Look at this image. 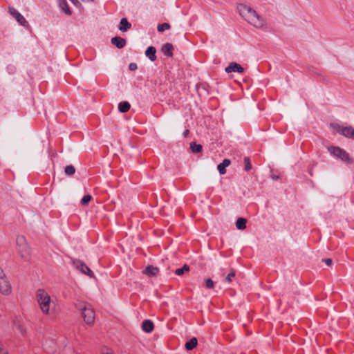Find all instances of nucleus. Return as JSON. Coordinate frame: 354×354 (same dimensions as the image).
<instances>
[{
	"instance_id": "nucleus-1",
	"label": "nucleus",
	"mask_w": 354,
	"mask_h": 354,
	"mask_svg": "<svg viewBox=\"0 0 354 354\" xmlns=\"http://www.w3.org/2000/svg\"><path fill=\"white\" fill-rule=\"evenodd\" d=\"M37 304L42 314L54 317L57 314V304L44 289H39L35 294Z\"/></svg>"
},
{
	"instance_id": "nucleus-2",
	"label": "nucleus",
	"mask_w": 354,
	"mask_h": 354,
	"mask_svg": "<svg viewBox=\"0 0 354 354\" xmlns=\"http://www.w3.org/2000/svg\"><path fill=\"white\" fill-rule=\"evenodd\" d=\"M237 10L242 17L255 28H262L266 26L264 19L250 6L239 3L237 5Z\"/></svg>"
},
{
	"instance_id": "nucleus-3",
	"label": "nucleus",
	"mask_w": 354,
	"mask_h": 354,
	"mask_svg": "<svg viewBox=\"0 0 354 354\" xmlns=\"http://www.w3.org/2000/svg\"><path fill=\"white\" fill-rule=\"evenodd\" d=\"M17 250L22 259L27 261L30 259V248L24 236H18L16 239Z\"/></svg>"
},
{
	"instance_id": "nucleus-4",
	"label": "nucleus",
	"mask_w": 354,
	"mask_h": 354,
	"mask_svg": "<svg viewBox=\"0 0 354 354\" xmlns=\"http://www.w3.org/2000/svg\"><path fill=\"white\" fill-rule=\"evenodd\" d=\"M328 151L330 153L345 162L350 164L353 162V160L350 158L348 153L339 147H328Z\"/></svg>"
},
{
	"instance_id": "nucleus-5",
	"label": "nucleus",
	"mask_w": 354,
	"mask_h": 354,
	"mask_svg": "<svg viewBox=\"0 0 354 354\" xmlns=\"http://www.w3.org/2000/svg\"><path fill=\"white\" fill-rule=\"evenodd\" d=\"M11 292V284L0 267V292L4 295H8Z\"/></svg>"
},
{
	"instance_id": "nucleus-6",
	"label": "nucleus",
	"mask_w": 354,
	"mask_h": 354,
	"mask_svg": "<svg viewBox=\"0 0 354 354\" xmlns=\"http://www.w3.org/2000/svg\"><path fill=\"white\" fill-rule=\"evenodd\" d=\"M80 310L85 323L88 325L93 324L95 315L93 308L88 305H85L81 306Z\"/></svg>"
},
{
	"instance_id": "nucleus-7",
	"label": "nucleus",
	"mask_w": 354,
	"mask_h": 354,
	"mask_svg": "<svg viewBox=\"0 0 354 354\" xmlns=\"http://www.w3.org/2000/svg\"><path fill=\"white\" fill-rule=\"evenodd\" d=\"M73 266L79 270L81 272L89 276L93 277V272L89 269V268L82 261L78 259H73Z\"/></svg>"
},
{
	"instance_id": "nucleus-8",
	"label": "nucleus",
	"mask_w": 354,
	"mask_h": 354,
	"mask_svg": "<svg viewBox=\"0 0 354 354\" xmlns=\"http://www.w3.org/2000/svg\"><path fill=\"white\" fill-rule=\"evenodd\" d=\"M9 12L10 14L17 20L18 23H19L21 25L24 26H26L28 24L27 21L24 17L23 15H21L17 10L13 8H9Z\"/></svg>"
},
{
	"instance_id": "nucleus-9",
	"label": "nucleus",
	"mask_w": 354,
	"mask_h": 354,
	"mask_svg": "<svg viewBox=\"0 0 354 354\" xmlns=\"http://www.w3.org/2000/svg\"><path fill=\"white\" fill-rule=\"evenodd\" d=\"M225 72L227 73L232 72H237L239 73H243L244 72V68L239 64L236 62H231L225 69Z\"/></svg>"
},
{
	"instance_id": "nucleus-10",
	"label": "nucleus",
	"mask_w": 354,
	"mask_h": 354,
	"mask_svg": "<svg viewBox=\"0 0 354 354\" xmlns=\"http://www.w3.org/2000/svg\"><path fill=\"white\" fill-rule=\"evenodd\" d=\"M173 50H174L173 45L169 43H167V44H164L161 49L162 53L165 55L169 57L173 56Z\"/></svg>"
},
{
	"instance_id": "nucleus-11",
	"label": "nucleus",
	"mask_w": 354,
	"mask_h": 354,
	"mask_svg": "<svg viewBox=\"0 0 354 354\" xmlns=\"http://www.w3.org/2000/svg\"><path fill=\"white\" fill-rule=\"evenodd\" d=\"M111 44L118 48H122L126 45V40L120 37H115L111 39Z\"/></svg>"
},
{
	"instance_id": "nucleus-12",
	"label": "nucleus",
	"mask_w": 354,
	"mask_h": 354,
	"mask_svg": "<svg viewBox=\"0 0 354 354\" xmlns=\"http://www.w3.org/2000/svg\"><path fill=\"white\" fill-rule=\"evenodd\" d=\"M153 328H154L153 323L149 319L145 320L142 324V329L143 330V331H145L147 333L152 332Z\"/></svg>"
},
{
	"instance_id": "nucleus-13",
	"label": "nucleus",
	"mask_w": 354,
	"mask_h": 354,
	"mask_svg": "<svg viewBox=\"0 0 354 354\" xmlns=\"http://www.w3.org/2000/svg\"><path fill=\"white\" fill-rule=\"evenodd\" d=\"M156 49L153 46H149L147 48L145 51V55L151 60L153 62L156 59Z\"/></svg>"
},
{
	"instance_id": "nucleus-14",
	"label": "nucleus",
	"mask_w": 354,
	"mask_h": 354,
	"mask_svg": "<svg viewBox=\"0 0 354 354\" xmlns=\"http://www.w3.org/2000/svg\"><path fill=\"white\" fill-rule=\"evenodd\" d=\"M231 162L229 159H224L223 162L218 165L217 169L220 173V174H225L226 173L225 168L230 165Z\"/></svg>"
},
{
	"instance_id": "nucleus-15",
	"label": "nucleus",
	"mask_w": 354,
	"mask_h": 354,
	"mask_svg": "<svg viewBox=\"0 0 354 354\" xmlns=\"http://www.w3.org/2000/svg\"><path fill=\"white\" fill-rule=\"evenodd\" d=\"M159 269L157 267H154L153 266H147L144 273L149 277H154L158 273Z\"/></svg>"
},
{
	"instance_id": "nucleus-16",
	"label": "nucleus",
	"mask_w": 354,
	"mask_h": 354,
	"mask_svg": "<svg viewBox=\"0 0 354 354\" xmlns=\"http://www.w3.org/2000/svg\"><path fill=\"white\" fill-rule=\"evenodd\" d=\"M342 135L354 140V128L351 126L345 127Z\"/></svg>"
},
{
	"instance_id": "nucleus-17",
	"label": "nucleus",
	"mask_w": 354,
	"mask_h": 354,
	"mask_svg": "<svg viewBox=\"0 0 354 354\" xmlns=\"http://www.w3.org/2000/svg\"><path fill=\"white\" fill-rule=\"evenodd\" d=\"M131 24L127 21L126 18H122L120 20L119 30L122 32L127 31L128 29L131 28Z\"/></svg>"
},
{
	"instance_id": "nucleus-18",
	"label": "nucleus",
	"mask_w": 354,
	"mask_h": 354,
	"mask_svg": "<svg viewBox=\"0 0 354 354\" xmlns=\"http://www.w3.org/2000/svg\"><path fill=\"white\" fill-rule=\"evenodd\" d=\"M59 6L66 15H71L69 6L66 0H59Z\"/></svg>"
},
{
	"instance_id": "nucleus-19",
	"label": "nucleus",
	"mask_w": 354,
	"mask_h": 354,
	"mask_svg": "<svg viewBox=\"0 0 354 354\" xmlns=\"http://www.w3.org/2000/svg\"><path fill=\"white\" fill-rule=\"evenodd\" d=\"M197 339L196 337H192L189 341L185 343V348L188 351H191L197 346Z\"/></svg>"
},
{
	"instance_id": "nucleus-20",
	"label": "nucleus",
	"mask_w": 354,
	"mask_h": 354,
	"mask_svg": "<svg viewBox=\"0 0 354 354\" xmlns=\"http://www.w3.org/2000/svg\"><path fill=\"white\" fill-rule=\"evenodd\" d=\"M131 105L128 102H122L118 104V109L121 113H126L130 109Z\"/></svg>"
},
{
	"instance_id": "nucleus-21",
	"label": "nucleus",
	"mask_w": 354,
	"mask_h": 354,
	"mask_svg": "<svg viewBox=\"0 0 354 354\" xmlns=\"http://www.w3.org/2000/svg\"><path fill=\"white\" fill-rule=\"evenodd\" d=\"M247 220L244 218H239L236 221V227L239 230H244L246 228Z\"/></svg>"
},
{
	"instance_id": "nucleus-22",
	"label": "nucleus",
	"mask_w": 354,
	"mask_h": 354,
	"mask_svg": "<svg viewBox=\"0 0 354 354\" xmlns=\"http://www.w3.org/2000/svg\"><path fill=\"white\" fill-rule=\"evenodd\" d=\"M330 127L333 130L335 131L336 132H337L340 134H342L344 128L345 127L341 126L340 124H339L337 123H331V124H330Z\"/></svg>"
},
{
	"instance_id": "nucleus-23",
	"label": "nucleus",
	"mask_w": 354,
	"mask_h": 354,
	"mask_svg": "<svg viewBox=\"0 0 354 354\" xmlns=\"http://www.w3.org/2000/svg\"><path fill=\"white\" fill-rule=\"evenodd\" d=\"M330 127L333 130L335 131L336 132H337L340 134H342L344 128L345 127L341 126L340 124H339L337 123H331V124H330Z\"/></svg>"
},
{
	"instance_id": "nucleus-24",
	"label": "nucleus",
	"mask_w": 354,
	"mask_h": 354,
	"mask_svg": "<svg viewBox=\"0 0 354 354\" xmlns=\"http://www.w3.org/2000/svg\"><path fill=\"white\" fill-rule=\"evenodd\" d=\"M202 145L196 144L195 142L190 143V149L193 153H199L202 151Z\"/></svg>"
},
{
	"instance_id": "nucleus-25",
	"label": "nucleus",
	"mask_w": 354,
	"mask_h": 354,
	"mask_svg": "<svg viewBox=\"0 0 354 354\" xmlns=\"http://www.w3.org/2000/svg\"><path fill=\"white\" fill-rule=\"evenodd\" d=\"M189 270V266L185 264L182 268H178L175 270V274L177 275H183L184 273Z\"/></svg>"
},
{
	"instance_id": "nucleus-26",
	"label": "nucleus",
	"mask_w": 354,
	"mask_h": 354,
	"mask_svg": "<svg viewBox=\"0 0 354 354\" xmlns=\"http://www.w3.org/2000/svg\"><path fill=\"white\" fill-rule=\"evenodd\" d=\"M65 174L68 176H72L75 172V169L73 165H68L64 169Z\"/></svg>"
},
{
	"instance_id": "nucleus-27",
	"label": "nucleus",
	"mask_w": 354,
	"mask_h": 354,
	"mask_svg": "<svg viewBox=\"0 0 354 354\" xmlns=\"http://www.w3.org/2000/svg\"><path fill=\"white\" fill-rule=\"evenodd\" d=\"M235 275H236V272L234 270H232L227 276L225 278V281L227 283H230L233 279L235 277Z\"/></svg>"
},
{
	"instance_id": "nucleus-28",
	"label": "nucleus",
	"mask_w": 354,
	"mask_h": 354,
	"mask_svg": "<svg viewBox=\"0 0 354 354\" xmlns=\"http://www.w3.org/2000/svg\"><path fill=\"white\" fill-rule=\"evenodd\" d=\"M92 196L89 194L85 195L81 200L82 205H87L88 203L91 201Z\"/></svg>"
},
{
	"instance_id": "nucleus-29",
	"label": "nucleus",
	"mask_w": 354,
	"mask_h": 354,
	"mask_svg": "<svg viewBox=\"0 0 354 354\" xmlns=\"http://www.w3.org/2000/svg\"><path fill=\"white\" fill-rule=\"evenodd\" d=\"M169 28L170 25L167 23L159 24L157 27V29L159 32H163L165 30H169Z\"/></svg>"
},
{
	"instance_id": "nucleus-30",
	"label": "nucleus",
	"mask_w": 354,
	"mask_h": 354,
	"mask_svg": "<svg viewBox=\"0 0 354 354\" xmlns=\"http://www.w3.org/2000/svg\"><path fill=\"white\" fill-rule=\"evenodd\" d=\"M244 163H245V169L246 171H249L252 169V165L250 163V158L248 157H245L244 158Z\"/></svg>"
},
{
	"instance_id": "nucleus-31",
	"label": "nucleus",
	"mask_w": 354,
	"mask_h": 354,
	"mask_svg": "<svg viewBox=\"0 0 354 354\" xmlns=\"http://www.w3.org/2000/svg\"><path fill=\"white\" fill-rule=\"evenodd\" d=\"M205 286L207 288L212 289L214 287V282L211 279L205 280Z\"/></svg>"
},
{
	"instance_id": "nucleus-32",
	"label": "nucleus",
	"mask_w": 354,
	"mask_h": 354,
	"mask_svg": "<svg viewBox=\"0 0 354 354\" xmlns=\"http://www.w3.org/2000/svg\"><path fill=\"white\" fill-rule=\"evenodd\" d=\"M322 261L324 262L328 266H330L333 263V260L331 259H324Z\"/></svg>"
},
{
	"instance_id": "nucleus-33",
	"label": "nucleus",
	"mask_w": 354,
	"mask_h": 354,
	"mask_svg": "<svg viewBox=\"0 0 354 354\" xmlns=\"http://www.w3.org/2000/svg\"><path fill=\"white\" fill-rule=\"evenodd\" d=\"M129 68L130 71H136L138 68L137 64L136 63H131L129 65Z\"/></svg>"
},
{
	"instance_id": "nucleus-34",
	"label": "nucleus",
	"mask_w": 354,
	"mask_h": 354,
	"mask_svg": "<svg viewBox=\"0 0 354 354\" xmlns=\"http://www.w3.org/2000/svg\"><path fill=\"white\" fill-rule=\"evenodd\" d=\"M0 353L1 354H8V352L7 351H4L2 347V344L0 342Z\"/></svg>"
},
{
	"instance_id": "nucleus-35",
	"label": "nucleus",
	"mask_w": 354,
	"mask_h": 354,
	"mask_svg": "<svg viewBox=\"0 0 354 354\" xmlns=\"http://www.w3.org/2000/svg\"><path fill=\"white\" fill-rule=\"evenodd\" d=\"M73 3H76L77 2L75 1V0H73L71 1Z\"/></svg>"
},
{
	"instance_id": "nucleus-36",
	"label": "nucleus",
	"mask_w": 354,
	"mask_h": 354,
	"mask_svg": "<svg viewBox=\"0 0 354 354\" xmlns=\"http://www.w3.org/2000/svg\"><path fill=\"white\" fill-rule=\"evenodd\" d=\"M103 354H112L111 353H109V352H107V353H104Z\"/></svg>"
}]
</instances>
